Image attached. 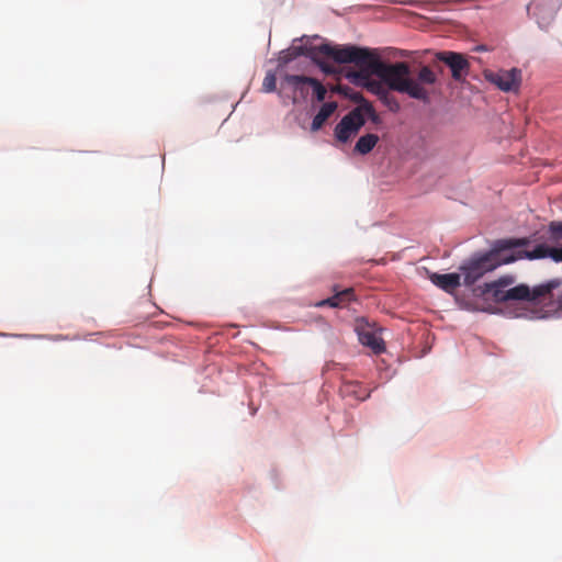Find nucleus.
<instances>
[{
	"label": "nucleus",
	"mask_w": 562,
	"mask_h": 562,
	"mask_svg": "<svg viewBox=\"0 0 562 562\" xmlns=\"http://www.w3.org/2000/svg\"><path fill=\"white\" fill-rule=\"evenodd\" d=\"M437 59L445 63L451 69L452 78L457 81L463 79L470 68L469 61L460 53L441 52L437 54Z\"/></svg>",
	"instance_id": "nucleus-9"
},
{
	"label": "nucleus",
	"mask_w": 562,
	"mask_h": 562,
	"mask_svg": "<svg viewBox=\"0 0 562 562\" xmlns=\"http://www.w3.org/2000/svg\"><path fill=\"white\" fill-rule=\"evenodd\" d=\"M379 136L375 134H366L361 136L355 146V151L360 155L369 154L378 144Z\"/></svg>",
	"instance_id": "nucleus-16"
},
{
	"label": "nucleus",
	"mask_w": 562,
	"mask_h": 562,
	"mask_svg": "<svg viewBox=\"0 0 562 562\" xmlns=\"http://www.w3.org/2000/svg\"><path fill=\"white\" fill-rule=\"evenodd\" d=\"M561 280L553 279L544 284L537 285L530 289L526 284H519L512 289L506 290L507 301H528L541 303L552 299V291L560 288Z\"/></svg>",
	"instance_id": "nucleus-4"
},
{
	"label": "nucleus",
	"mask_w": 562,
	"mask_h": 562,
	"mask_svg": "<svg viewBox=\"0 0 562 562\" xmlns=\"http://www.w3.org/2000/svg\"><path fill=\"white\" fill-rule=\"evenodd\" d=\"M306 81L310 82L311 85V88L313 89V92L316 97V100L318 102H322L325 100L326 98V93H327V90L326 88L322 85L321 81H318L317 79L313 78V79H306Z\"/></svg>",
	"instance_id": "nucleus-17"
},
{
	"label": "nucleus",
	"mask_w": 562,
	"mask_h": 562,
	"mask_svg": "<svg viewBox=\"0 0 562 562\" xmlns=\"http://www.w3.org/2000/svg\"><path fill=\"white\" fill-rule=\"evenodd\" d=\"M558 307L562 310V294L558 299Z\"/></svg>",
	"instance_id": "nucleus-22"
},
{
	"label": "nucleus",
	"mask_w": 562,
	"mask_h": 562,
	"mask_svg": "<svg viewBox=\"0 0 562 562\" xmlns=\"http://www.w3.org/2000/svg\"><path fill=\"white\" fill-rule=\"evenodd\" d=\"M362 109L368 113H374L372 105L368 102H364L361 108H356L349 112L335 127V136L337 140L347 143L364 125L366 120L362 114Z\"/></svg>",
	"instance_id": "nucleus-5"
},
{
	"label": "nucleus",
	"mask_w": 562,
	"mask_h": 562,
	"mask_svg": "<svg viewBox=\"0 0 562 562\" xmlns=\"http://www.w3.org/2000/svg\"><path fill=\"white\" fill-rule=\"evenodd\" d=\"M355 291L352 288H347L341 291H336V293L326 300L317 303V306H330V307H342L347 303L355 301Z\"/></svg>",
	"instance_id": "nucleus-12"
},
{
	"label": "nucleus",
	"mask_w": 562,
	"mask_h": 562,
	"mask_svg": "<svg viewBox=\"0 0 562 562\" xmlns=\"http://www.w3.org/2000/svg\"><path fill=\"white\" fill-rule=\"evenodd\" d=\"M355 330L359 341L373 350L374 353H381L385 350L384 342L373 329L372 325L363 317H359L355 323Z\"/></svg>",
	"instance_id": "nucleus-8"
},
{
	"label": "nucleus",
	"mask_w": 562,
	"mask_h": 562,
	"mask_svg": "<svg viewBox=\"0 0 562 562\" xmlns=\"http://www.w3.org/2000/svg\"><path fill=\"white\" fill-rule=\"evenodd\" d=\"M553 249H562V247H552Z\"/></svg>",
	"instance_id": "nucleus-24"
},
{
	"label": "nucleus",
	"mask_w": 562,
	"mask_h": 562,
	"mask_svg": "<svg viewBox=\"0 0 562 562\" xmlns=\"http://www.w3.org/2000/svg\"><path fill=\"white\" fill-rule=\"evenodd\" d=\"M461 272L460 273H431L429 276L430 281L443 290L447 293H453L454 290L461 284Z\"/></svg>",
	"instance_id": "nucleus-11"
},
{
	"label": "nucleus",
	"mask_w": 562,
	"mask_h": 562,
	"mask_svg": "<svg viewBox=\"0 0 562 562\" xmlns=\"http://www.w3.org/2000/svg\"><path fill=\"white\" fill-rule=\"evenodd\" d=\"M562 0H533L528 7V14L533 18L540 29L547 30L555 20Z\"/></svg>",
	"instance_id": "nucleus-6"
},
{
	"label": "nucleus",
	"mask_w": 562,
	"mask_h": 562,
	"mask_svg": "<svg viewBox=\"0 0 562 562\" xmlns=\"http://www.w3.org/2000/svg\"><path fill=\"white\" fill-rule=\"evenodd\" d=\"M384 103H386L391 110L393 111H397L400 109V104L396 102V100L394 98H390V95L387 94V100H383Z\"/></svg>",
	"instance_id": "nucleus-20"
},
{
	"label": "nucleus",
	"mask_w": 562,
	"mask_h": 562,
	"mask_svg": "<svg viewBox=\"0 0 562 562\" xmlns=\"http://www.w3.org/2000/svg\"><path fill=\"white\" fill-rule=\"evenodd\" d=\"M313 59L316 61V64H318V65L321 64V63H319V60H316V57H315V58H313Z\"/></svg>",
	"instance_id": "nucleus-23"
},
{
	"label": "nucleus",
	"mask_w": 562,
	"mask_h": 562,
	"mask_svg": "<svg viewBox=\"0 0 562 562\" xmlns=\"http://www.w3.org/2000/svg\"><path fill=\"white\" fill-rule=\"evenodd\" d=\"M276 88H277V78H276L274 74L268 72L266 75V77L263 78L262 89L266 92H273L276 90Z\"/></svg>",
	"instance_id": "nucleus-19"
},
{
	"label": "nucleus",
	"mask_w": 562,
	"mask_h": 562,
	"mask_svg": "<svg viewBox=\"0 0 562 562\" xmlns=\"http://www.w3.org/2000/svg\"><path fill=\"white\" fill-rule=\"evenodd\" d=\"M351 64L357 69L348 70L346 78L352 83L375 75L386 83L389 89L405 93L424 103L430 102L428 87L437 82V75L429 66H423L416 76L412 77L409 66L406 63L386 64L374 52L366 47L357 48Z\"/></svg>",
	"instance_id": "nucleus-1"
},
{
	"label": "nucleus",
	"mask_w": 562,
	"mask_h": 562,
	"mask_svg": "<svg viewBox=\"0 0 562 562\" xmlns=\"http://www.w3.org/2000/svg\"><path fill=\"white\" fill-rule=\"evenodd\" d=\"M319 66H321V68H322L325 72H327V74L333 72V69H331L330 67H328L327 65H325V64H319Z\"/></svg>",
	"instance_id": "nucleus-21"
},
{
	"label": "nucleus",
	"mask_w": 562,
	"mask_h": 562,
	"mask_svg": "<svg viewBox=\"0 0 562 562\" xmlns=\"http://www.w3.org/2000/svg\"><path fill=\"white\" fill-rule=\"evenodd\" d=\"M356 86H361L367 88L370 92L376 94L381 100H387V90L384 85L385 82H381L378 80L368 77L366 80H358L353 82Z\"/></svg>",
	"instance_id": "nucleus-15"
},
{
	"label": "nucleus",
	"mask_w": 562,
	"mask_h": 562,
	"mask_svg": "<svg viewBox=\"0 0 562 562\" xmlns=\"http://www.w3.org/2000/svg\"><path fill=\"white\" fill-rule=\"evenodd\" d=\"M528 244V238L498 239L490 250L475 252L459 267L463 284L471 286L498 267L519 259L533 260L549 257L555 262H562V249H553L544 244L537 245L531 251L522 249Z\"/></svg>",
	"instance_id": "nucleus-2"
},
{
	"label": "nucleus",
	"mask_w": 562,
	"mask_h": 562,
	"mask_svg": "<svg viewBox=\"0 0 562 562\" xmlns=\"http://www.w3.org/2000/svg\"><path fill=\"white\" fill-rule=\"evenodd\" d=\"M337 109L336 102H327L324 103L318 111V113L313 117L311 130L316 132L322 128L328 117L335 112Z\"/></svg>",
	"instance_id": "nucleus-14"
},
{
	"label": "nucleus",
	"mask_w": 562,
	"mask_h": 562,
	"mask_svg": "<svg viewBox=\"0 0 562 562\" xmlns=\"http://www.w3.org/2000/svg\"><path fill=\"white\" fill-rule=\"evenodd\" d=\"M550 239L553 243L562 240V222H551L549 225Z\"/></svg>",
	"instance_id": "nucleus-18"
},
{
	"label": "nucleus",
	"mask_w": 562,
	"mask_h": 562,
	"mask_svg": "<svg viewBox=\"0 0 562 562\" xmlns=\"http://www.w3.org/2000/svg\"><path fill=\"white\" fill-rule=\"evenodd\" d=\"M483 76L486 81L504 92H516L521 83V71L517 68L499 69L497 71L486 69L483 71Z\"/></svg>",
	"instance_id": "nucleus-7"
},
{
	"label": "nucleus",
	"mask_w": 562,
	"mask_h": 562,
	"mask_svg": "<svg viewBox=\"0 0 562 562\" xmlns=\"http://www.w3.org/2000/svg\"><path fill=\"white\" fill-rule=\"evenodd\" d=\"M358 46L355 45H330L322 44L319 46H293L291 49L283 52L281 61L288 64L297 56H307L311 58L322 54L331 58L338 64H351Z\"/></svg>",
	"instance_id": "nucleus-3"
},
{
	"label": "nucleus",
	"mask_w": 562,
	"mask_h": 562,
	"mask_svg": "<svg viewBox=\"0 0 562 562\" xmlns=\"http://www.w3.org/2000/svg\"><path fill=\"white\" fill-rule=\"evenodd\" d=\"M515 282L513 276H503L496 281L485 283L481 288V294L491 296L496 302H506V290L505 288L512 285Z\"/></svg>",
	"instance_id": "nucleus-10"
},
{
	"label": "nucleus",
	"mask_w": 562,
	"mask_h": 562,
	"mask_svg": "<svg viewBox=\"0 0 562 562\" xmlns=\"http://www.w3.org/2000/svg\"><path fill=\"white\" fill-rule=\"evenodd\" d=\"M283 79L302 98L305 99L308 95L311 85L308 81H306V79H313L312 77L288 74Z\"/></svg>",
	"instance_id": "nucleus-13"
}]
</instances>
